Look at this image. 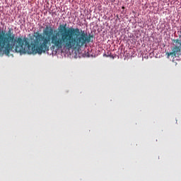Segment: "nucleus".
Returning <instances> with one entry per match:
<instances>
[{
    "instance_id": "obj_2",
    "label": "nucleus",
    "mask_w": 181,
    "mask_h": 181,
    "mask_svg": "<svg viewBox=\"0 0 181 181\" xmlns=\"http://www.w3.org/2000/svg\"><path fill=\"white\" fill-rule=\"evenodd\" d=\"M176 43H177L178 46L176 45V47H173L171 52H166L165 54L170 57H176L177 56H179L180 54V50H181V42H179V40H176Z\"/></svg>"
},
{
    "instance_id": "obj_1",
    "label": "nucleus",
    "mask_w": 181,
    "mask_h": 181,
    "mask_svg": "<svg viewBox=\"0 0 181 181\" xmlns=\"http://www.w3.org/2000/svg\"><path fill=\"white\" fill-rule=\"evenodd\" d=\"M11 30L2 31L0 34V49H4V53L8 55L15 47L16 52L22 54H42L49 52V45L51 48L60 50L62 48L67 50L81 49L84 45L91 42L93 35H87L79 28H69L67 24H62L58 27V32L54 33V30L50 26H46L43 33H34V37L31 39V43L28 42V37H16L11 35Z\"/></svg>"
}]
</instances>
